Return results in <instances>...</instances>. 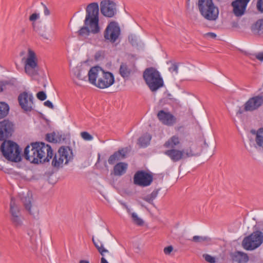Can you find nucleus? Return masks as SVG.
<instances>
[{"mask_svg":"<svg viewBox=\"0 0 263 263\" xmlns=\"http://www.w3.org/2000/svg\"><path fill=\"white\" fill-rule=\"evenodd\" d=\"M92 242H93L95 246L96 247L98 251H99V252L100 253V254L102 256H104L105 253L109 252L108 250L104 248L103 245L101 242H100L99 241L98 242L96 241L93 238H92Z\"/></svg>","mask_w":263,"mask_h":263,"instance_id":"32","label":"nucleus"},{"mask_svg":"<svg viewBox=\"0 0 263 263\" xmlns=\"http://www.w3.org/2000/svg\"><path fill=\"white\" fill-rule=\"evenodd\" d=\"M72 159V151L69 147H61L56 153L52 161V165L55 168L62 167Z\"/></svg>","mask_w":263,"mask_h":263,"instance_id":"7","label":"nucleus"},{"mask_svg":"<svg viewBox=\"0 0 263 263\" xmlns=\"http://www.w3.org/2000/svg\"><path fill=\"white\" fill-rule=\"evenodd\" d=\"M143 79L150 90L154 92L163 86V81L160 73L155 68H146L143 72Z\"/></svg>","mask_w":263,"mask_h":263,"instance_id":"4","label":"nucleus"},{"mask_svg":"<svg viewBox=\"0 0 263 263\" xmlns=\"http://www.w3.org/2000/svg\"><path fill=\"white\" fill-rule=\"evenodd\" d=\"M157 117L161 123L168 126L174 125L177 121L176 118L173 114L164 110H159Z\"/></svg>","mask_w":263,"mask_h":263,"instance_id":"15","label":"nucleus"},{"mask_svg":"<svg viewBox=\"0 0 263 263\" xmlns=\"http://www.w3.org/2000/svg\"><path fill=\"white\" fill-rule=\"evenodd\" d=\"M0 149L7 160L14 162L21 161V149L16 143L11 140H5L2 143Z\"/></svg>","mask_w":263,"mask_h":263,"instance_id":"3","label":"nucleus"},{"mask_svg":"<svg viewBox=\"0 0 263 263\" xmlns=\"http://www.w3.org/2000/svg\"><path fill=\"white\" fill-rule=\"evenodd\" d=\"M183 152V158L186 157H191L195 155L191 148L186 149H182Z\"/></svg>","mask_w":263,"mask_h":263,"instance_id":"39","label":"nucleus"},{"mask_svg":"<svg viewBox=\"0 0 263 263\" xmlns=\"http://www.w3.org/2000/svg\"><path fill=\"white\" fill-rule=\"evenodd\" d=\"M33 96L32 93L24 91L18 96L19 105L25 111H31L33 109Z\"/></svg>","mask_w":263,"mask_h":263,"instance_id":"10","label":"nucleus"},{"mask_svg":"<svg viewBox=\"0 0 263 263\" xmlns=\"http://www.w3.org/2000/svg\"><path fill=\"white\" fill-rule=\"evenodd\" d=\"M37 61L34 52L30 49L28 50V54L25 61V70L27 74L33 76L37 73Z\"/></svg>","mask_w":263,"mask_h":263,"instance_id":"8","label":"nucleus"},{"mask_svg":"<svg viewBox=\"0 0 263 263\" xmlns=\"http://www.w3.org/2000/svg\"><path fill=\"white\" fill-rule=\"evenodd\" d=\"M40 18V14L37 13H34L31 14L29 17V20L31 22H34Z\"/></svg>","mask_w":263,"mask_h":263,"instance_id":"43","label":"nucleus"},{"mask_svg":"<svg viewBox=\"0 0 263 263\" xmlns=\"http://www.w3.org/2000/svg\"><path fill=\"white\" fill-rule=\"evenodd\" d=\"M99 5L97 3L89 4L86 9L85 26L78 31L79 35L86 37L90 32L97 33L99 31Z\"/></svg>","mask_w":263,"mask_h":263,"instance_id":"2","label":"nucleus"},{"mask_svg":"<svg viewBox=\"0 0 263 263\" xmlns=\"http://www.w3.org/2000/svg\"><path fill=\"white\" fill-rule=\"evenodd\" d=\"M53 156L51 146L44 143H32L24 150L25 158L33 163L38 164L48 162Z\"/></svg>","mask_w":263,"mask_h":263,"instance_id":"1","label":"nucleus"},{"mask_svg":"<svg viewBox=\"0 0 263 263\" xmlns=\"http://www.w3.org/2000/svg\"><path fill=\"white\" fill-rule=\"evenodd\" d=\"M46 139L50 142L57 143L58 142V140L56 138V134L55 133L47 134L46 136Z\"/></svg>","mask_w":263,"mask_h":263,"instance_id":"35","label":"nucleus"},{"mask_svg":"<svg viewBox=\"0 0 263 263\" xmlns=\"http://www.w3.org/2000/svg\"><path fill=\"white\" fill-rule=\"evenodd\" d=\"M128 165L125 162H119L114 167V174L116 176H121L124 175L127 169Z\"/></svg>","mask_w":263,"mask_h":263,"instance_id":"24","label":"nucleus"},{"mask_svg":"<svg viewBox=\"0 0 263 263\" xmlns=\"http://www.w3.org/2000/svg\"><path fill=\"white\" fill-rule=\"evenodd\" d=\"M211 238L208 236L197 235L193 236L192 239V241L194 242L202 244H208L211 241Z\"/></svg>","mask_w":263,"mask_h":263,"instance_id":"31","label":"nucleus"},{"mask_svg":"<svg viewBox=\"0 0 263 263\" xmlns=\"http://www.w3.org/2000/svg\"><path fill=\"white\" fill-rule=\"evenodd\" d=\"M126 152L124 149H119L115 152L108 158V162L109 164H114L116 162L125 158Z\"/></svg>","mask_w":263,"mask_h":263,"instance_id":"20","label":"nucleus"},{"mask_svg":"<svg viewBox=\"0 0 263 263\" xmlns=\"http://www.w3.org/2000/svg\"><path fill=\"white\" fill-rule=\"evenodd\" d=\"M158 194V191L157 190H154L149 195L154 200L157 197Z\"/></svg>","mask_w":263,"mask_h":263,"instance_id":"48","label":"nucleus"},{"mask_svg":"<svg viewBox=\"0 0 263 263\" xmlns=\"http://www.w3.org/2000/svg\"><path fill=\"white\" fill-rule=\"evenodd\" d=\"M77 77H78L79 79H80V80H83V78H82V76H81V73H80V72H79V73H78V75H77Z\"/></svg>","mask_w":263,"mask_h":263,"instance_id":"54","label":"nucleus"},{"mask_svg":"<svg viewBox=\"0 0 263 263\" xmlns=\"http://www.w3.org/2000/svg\"><path fill=\"white\" fill-rule=\"evenodd\" d=\"M205 36L214 39L216 37V34L213 32H208L205 34Z\"/></svg>","mask_w":263,"mask_h":263,"instance_id":"50","label":"nucleus"},{"mask_svg":"<svg viewBox=\"0 0 263 263\" xmlns=\"http://www.w3.org/2000/svg\"><path fill=\"white\" fill-rule=\"evenodd\" d=\"M250 0H235L232 3L233 12L236 16H242L246 10L248 3Z\"/></svg>","mask_w":263,"mask_h":263,"instance_id":"18","label":"nucleus"},{"mask_svg":"<svg viewBox=\"0 0 263 263\" xmlns=\"http://www.w3.org/2000/svg\"><path fill=\"white\" fill-rule=\"evenodd\" d=\"M181 145V140L178 135H174L168 139L164 144V146L167 148H175Z\"/></svg>","mask_w":263,"mask_h":263,"instance_id":"21","label":"nucleus"},{"mask_svg":"<svg viewBox=\"0 0 263 263\" xmlns=\"http://www.w3.org/2000/svg\"><path fill=\"white\" fill-rule=\"evenodd\" d=\"M164 154L174 162H178L183 159V152L181 150L172 148L165 151Z\"/></svg>","mask_w":263,"mask_h":263,"instance_id":"19","label":"nucleus"},{"mask_svg":"<svg viewBox=\"0 0 263 263\" xmlns=\"http://www.w3.org/2000/svg\"><path fill=\"white\" fill-rule=\"evenodd\" d=\"M262 243L263 233L257 230L243 238L242 246L246 250L252 251L258 248Z\"/></svg>","mask_w":263,"mask_h":263,"instance_id":"6","label":"nucleus"},{"mask_svg":"<svg viewBox=\"0 0 263 263\" xmlns=\"http://www.w3.org/2000/svg\"><path fill=\"white\" fill-rule=\"evenodd\" d=\"M256 7L259 12L263 13V0L257 1Z\"/></svg>","mask_w":263,"mask_h":263,"instance_id":"42","label":"nucleus"},{"mask_svg":"<svg viewBox=\"0 0 263 263\" xmlns=\"http://www.w3.org/2000/svg\"><path fill=\"white\" fill-rule=\"evenodd\" d=\"M101 263H108L106 259L104 257V256H102V257L101 258Z\"/></svg>","mask_w":263,"mask_h":263,"instance_id":"52","label":"nucleus"},{"mask_svg":"<svg viewBox=\"0 0 263 263\" xmlns=\"http://www.w3.org/2000/svg\"><path fill=\"white\" fill-rule=\"evenodd\" d=\"M242 112H243V111H242V110L240 108V109L238 110V111H237V114H242Z\"/></svg>","mask_w":263,"mask_h":263,"instance_id":"55","label":"nucleus"},{"mask_svg":"<svg viewBox=\"0 0 263 263\" xmlns=\"http://www.w3.org/2000/svg\"><path fill=\"white\" fill-rule=\"evenodd\" d=\"M31 197L29 194H27L26 196L22 197L21 200L22 202L24 203L25 209L32 214V212L31 211Z\"/></svg>","mask_w":263,"mask_h":263,"instance_id":"28","label":"nucleus"},{"mask_svg":"<svg viewBox=\"0 0 263 263\" xmlns=\"http://www.w3.org/2000/svg\"><path fill=\"white\" fill-rule=\"evenodd\" d=\"M9 106L5 102H0V119L6 117L9 113Z\"/></svg>","mask_w":263,"mask_h":263,"instance_id":"30","label":"nucleus"},{"mask_svg":"<svg viewBox=\"0 0 263 263\" xmlns=\"http://www.w3.org/2000/svg\"><path fill=\"white\" fill-rule=\"evenodd\" d=\"M7 83L4 81H0V92L3 91L6 88Z\"/></svg>","mask_w":263,"mask_h":263,"instance_id":"46","label":"nucleus"},{"mask_svg":"<svg viewBox=\"0 0 263 263\" xmlns=\"http://www.w3.org/2000/svg\"><path fill=\"white\" fill-rule=\"evenodd\" d=\"M152 137L150 134L146 133L139 138L138 141L139 144L141 147H146L150 142Z\"/></svg>","mask_w":263,"mask_h":263,"instance_id":"29","label":"nucleus"},{"mask_svg":"<svg viewBox=\"0 0 263 263\" xmlns=\"http://www.w3.org/2000/svg\"><path fill=\"white\" fill-rule=\"evenodd\" d=\"M143 199L151 204L153 203V200L151 198V197L149 196V195H147V196L144 197L143 198Z\"/></svg>","mask_w":263,"mask_h":263,"instance_id":"47","label":"nucleus"},{"mask_svg":"<svg viewBox=\"0 0 263 263\" xmlns=\"http://www.w3.org/2000/svg\"><path fill=\"white\" fill-rule=\"evenodd\" d=\"M42 5L43 6L44 8V13L46 16H48L50 14V11L47 7V6L43 4V3H41Z\"/></svg>","mask_w":263,"mask_h":263,"instance_id":"45","label":"nucleus"},{"mask_svg":"<svg viewBox=\"0 0 263 263\" xmlns=\"http://www.w3.org/2000/svg\"><path fill=\"white\" fill-rule=\"evenodd\" d=\"M14 124L7 120L0 122V141H5L10 138L14 132Z\"/></svg>","mask_w":263,"mask_h":263,"instance_id":"12","label":"nucleus"},{"mask_svg":"<svg viewBox=\"0 0 263 263\" xmlns=\"http://www.w3.org/2000/svg\"><path fill=\"white\" fill-rule=\"evenodd\" d=\"M252 30L255 34L259 35L263 34V18L256 22L253 26Z\"/></svg>","mask_w":263,"mask_h":263,"instance_id":"27","label":"nucleus"},{"mask_svg":"<svg viewBox=\"0 0 263 263\" xmlns=\"http://www.w3.org/2000/svg\"><path fill=\"white\" fill-rule=\"evenodd\" d=\"M203 257L205 259V260L209 263H215L216 262V258L215 257L212 256L208 254H203Z\"/></svg>","mask_w":263,"mask_h":263,"instance_id":"38","label":"nucleus"},{"mask_svg":"<svg viewBox=\"0 0 263 263\" xmlns=\"http://www.w3.org/2000/svg\"><path fill=\"white\" fill-rule=\"evenodd\" d=\"M104 71V70L99 66L91 67L88 73L89 83L96 86L99 82V80L101 79Z\"/></svg>","mask_w":263,"mask_h":263,"instance_id":"17","label":"nucleus"},{"mask_svg":"<svg viewBox=\"0 0 263 263\" xmlns=\"http://www.w3.org/2000/svg\"><path fill=\"white\" fill-rule=\"evenodd\" d=\"M44 104L45 106H46L51 109H53L54 108L52 102L49 100L45 101Z\"/></svg>","mask_w":263,"mask_h":263,"instance_id":"49","label":"nucleus"},{"mask_svg":"<svg viewBox=\"0 0 263 263\" xmlns=\"http://www.w3.org/2000/svg\"><path fill=\"white\" fill-rule=\"evenodd\" d=\"M79 263H89V261L87 260H81Z\"/></svg>","mask_w":263,"mask_h":263,"instance_id":"53","label":"nucleus"},{"mask_svg":"<svg viewBox=\"0 0 263 263\" xmlns=\"http://www.w3.org/2000/svg\"><path fill=\"white\" fill-rule=\"evenodd\" d=\"M11 220L15 227H21L23 224V217L22 215L11 217Z\"/></svg>","mask_w":263,"mask_h":263,"instance_id":"33","label":"nucleus"},{"mask_svg":"<svg viewBox=\"0 0 263 263\" xmlns=\"http://www.w3.org/2000/svg\"><path fill=\"white\" fill-rule=\"evenodd\" d=\"M263 104V96H256L250 98L244 105L246 111H253L257 109Z\"/></svg>","mask_w":263,"mask_h":263,"instance_id":"16","label":"nucleus"},{"mask_svg":"<svg viewBox=\"0 0 263 263\" xmlns=\"http://www.w3.org/2000/svg\"><path fill=\"white\" fill-rule=\"evenodd\" d=\"M115 77L112 73L109 71H104V73L99 80V82L96 85V87L100 89H105L109 87L115 83Z\"/></svg>","mask_w":263,"mask_h":263,"instance_id":"14","label":"nucleus"},{"mask_svg":"<svg viewBox=\"0 0 263 263\" xmlns=\"http://www.w3.org/2000/svg\"><path fill=\"white\" fill-rule=\"evenodd\" d=\"M153 180V175L144 171H137L134 176V184L140 186H148L151 184Z\"/></svg>","mask_w":263,"mask_h":263,"instance_id":"9","label":"nucleus"},{"mask_svg":"<svg viewBox=\"0 0 263 263\" xmlns=\"http://www.w3.org/2000/svg\"><path fill=\"white\" fill-rule=\"evenodd\" d=\"M120 34V28L118 24L115 22H110L105 29L104 36L105 40L114 43Z\"/></svg>","mask_w":263,"mask_h":263,"instance_id":"11","label":"nucleus"},{"mask_svg":"<svg viewBox=\"0 0 263 263\" xmlns=\"http://www.w3.org/2000/svg\"><path fill=\"white\" fill-rule=\"evenodd\" d=\"M173 250V247L172 246H170L164 248L163 251L164 254L166 255H168L172 252Z\"/></svg>","mask_w":263,"mask_h":263,"instance_id":"44","label":"nucleus"},{"mask_svg":"<svg viewBox=\"0 0 263 263\" xmlns=\"http://www.w3.org/2000/svg\"><path fill=\"white\" fill-rule=\"evenodd\" d=\"M119 74L123 79L129 77L133 72L132 66L125 63H122L119 68Z\"/></svg>","mask_w":263,"mask_h":263,"instance_id":"22","label":"nucleus"},{"mask_svg":"<svg viewBox=\"0 0 263 263\" xmlns=\"http://www.w3.org/2000/svg\"><path fill=\"white\" fill-rule=\"evenodd\" d=\"M80 135L83 139L85 141H91L93 140V137L87 132H82Z\"/></svg>","mask_w":263,"mask_h":263,"instance_id":"37","label":"nucleus"},{"mask_svg":"<svg viewBox=\"0 0 263 263\" xmlns=\"http://www.w3.org/2000/svg\"><path fill=\"white\" fill-rule=\"evenodd\" d=\"M231 258L233 262L238 263H245L249 260L248 256L246 253L239 251L233 253L231 255Z\"/></svg>","mask_w":263,"mask_h":263,"instance_id":"23","label":"nucleus"},{"mask_svg":"<svg viewBox=\"0 0 263 263\" xmlns=\"http://www.w3.org/2000/svg\"><path fill=\"white\" fill-rule=\"evenodd\" d=\"M255 141L256 148H259L263 149V128H259L255 132Z\"/></svg>","mask_w":263,"mask_h":263,"instance_id":"25","label":"nucleus"},{"mask_svg":"<svg viewBox=\"0 0 263 263\" xmlns=\"http://www.w3.org/2000/svg\"><path fill=\"white\" fill-rule=\"evenodd\" d=\"M131 216H132V220L134 223H135L136 224H137L139 226H141L143 224V220L138 216L137 214L136 213H135V212L132 213L131 214Z\"/></svg>","mask_w":263,"mask_h":263,"instance_id":"36","label":"nucleus"},{"mask_svg":"<svg viewBox=\"0 0 263 263\" xmlns=\"http://www.w3.org/2000/svg\"><path fill=\"white\" fill-rule=\"evenodd\" d=\"M10 212L11 217L21 215L20 209L15 204V199L13 197H11V201L10 203Z\"/></svg>","mask_w":263,"mask_h":263,"instance_id":"26","label":"nucleus"},{"mask_svg":"<svg viewBox=\"0 0 263 263\" xmlns=\"http://www.w3.org/2000/svg\"><path fill=\"white\" fill-rule=\"evenodd\" d=\"M198 7L201 15L210 21H215L219 15V9L213 0H198Z\"/></svg>","mask_w":263,"mask_h":263,"instance_id":"5","label":"nucleus"},{"mask_svg":"<svg viewBox=\"0 0 263 263\" xmlns=\"http://www.w3.org/2000/svg\"><path fill=\"white\" fill-rule=\"evenodd\" d=\"M256 58L259 61H263V52H259L256 55Z\"/></svg>","mask_w":263,"mask_h":263,"instance_id":"51","label":"nucleus"},{"mask_svg":"<svg viewBox=\"0 0 263 263\" xmlns=\"http://www.w3.org/2000/svg\"><path fill=\"white\" fill-rule=\"evenodd\" d=\"M28 235L30 236V241L32 245L31 247L34 249L36 246V235L34 234V232L32 231L28 232Z\"/></svg>","mask_w":263,"mask_h":263,"instance_id":"34","label":"nucleus"},{"mask_svg":"<svg viewBox=\"0 0 263 263\" xmlns=\"http://www.w3.org/2000/svg\"><path fill=\"white\" fill-rule=\"evenodd\" d=\"M170 72L175 74H177L178 72V66L176 63H173L172 64L171 66L168 69Z\"/></svg>","mask_w":263,"mask_h":263,"instance_id":"40","label":"nucleus"},{"mask_svg":"<svg viewBox=\"0 0 263 263\" xmlns=\"http://www.w3.org/2000/svg\"><path fill=\"white\" fill-rule=\"evenodd\" d=\"M100 10L104 16L113 17L117 11L116 3L109 0L102 1L100 3Z\"/></svg>","mask_w":263,"mask_h":263,"instance_id":"13","label":"nucleus"},{"mask_svg":"<svg viewBox=\"0 0 263 263\" xmlns=\"http://www.w3.org/2000/svg\"><path fill=\"white\" fill-rule=\"evenodd\" d=\"M36 97H37V99L41 101H44L45 100H46V99L47 98L45 92H44L43 91H39L36 94Z\"/></svg>","mask_w":263,"mask_h":263,"instance_id":"41","label":"nucleus"}]
</instances>
